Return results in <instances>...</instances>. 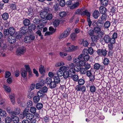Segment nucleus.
Segmentation results:
<instances>
[{"label":"nucleus","mask_w":123,"mask_h":123,"mask_svg":"<svg viewBox=\"0 0 123 123\" xmlns=\"http://www.w3.org/2000/svg\"><path fill=\"white\" fill-rule=\"evenodd\" d=\"M70 28H67L66 30L64 31L63 33L59 36V39H60L67 37L69 35L70 33Z\"/></svg>","instance_id":"1"},{"label":"nucleus","mask_w":123,"mask_h":123,"mask_svg":"<svg viewBox=\"0 0 123 123\" xmlns=\"http://www.w3.org/2000/svg\"><path fill=\"white\" fill-rule=\"evenodd\" d=\"M26 51V49L25 47H20L18 48L16 50V53L18 55H21L23 54Z\"/></svg>","instance_id":"2"},{"label":"nucleus","mask_w":123,"mask_h":123,"mask_svg":"<svg viewBox=\"0 0 123 123\" xmlns=\"http://www.w3.org/2000/svg\"><path fill=\"white\" fill-rule=\"evenodd\" d=\"M94 31L97 34L99 35L100 34L101 37H102L104 35V32L101 31V27L99 26H96L93 28Z\"/></svg>","instance_id":"3"},{"label":"nucleus","mask_w":123,"mask_h":123,"mask_svg":"<svg viewBox=\"0 0 123 123\" xmlns=\"http://www.w3.org/2000/svg\"><path fill=\"white\" fill-rule=\"evenodd\" d=\"M78 48L77 46H75L74 45H72L65 48V50L67 52H70L76 50Z\"/></svg>","instance_id":"4"},{"label":"nucleus","mask_w":123,"mask_h":123,"mask_svg":"<svg viewBox=\"0 0 123 123\" xmlns=\"http://www.w3.org/2000/svg\"><path fill=\"white\" fill-rule=\"evenodd\" d=\"M68 67L69 68V69L70 68V69L69 70V72H70V74H72V73H75V66L73 63H70Z\"/></svg>","instance_id":"5"},{"label":"nucleus","mask_w":123,"mask_h":123,"mask_svg":"<svg viewBox=\"0 0 123 123\" xmlns=\"http://www.w3.org/2000/svg\"><path fill=\"white\" fill-rule=\"evenodd\" d=\"M48 11L47 9L41 11L40 13V17L42 18L45 19L48 13Z\"/></svg>","instance_id":"6"},{"label":"nucleus","mask_w":123,"mask_h":123,"mask_svg":"<svg viewBox=\"0 0 123 123\" xmlns=\"http://www.w3.org/2000/svg\"><path fill=\"white\" fill-rule=\"evenodd\" d=\"M8 40L9 43L11 44H13L15 43L16 42V39L15 37L11 36L8 37Z\"/></svg>","instance_id":"7"},{"label":"nucleus","mask_w":123,"mask_h":123,"mask_svg":"<svg viewBox=\"0 0 123 123\" xmlns=\"http://www.w3.org/2000/svg\"><path fill=\"white\" fill-rule=\"evenodd\" d=\"M26 119L30 121L31 123H35L36 122L37 116H26Z\"/></svg>","instance_id":"8"},{"label":"nucleus","mask_w":123,"mask_h":123,"mask_svg":"<svg viewBox=\"0 0 123 123\" xmlns=\"http://www.w3.org/2000/svg\"><path fill=\"white\" fill-rule=\"evenodd\" d=\"M83 55L82 54L78 56V58H75L73 59V62L76 65L78 64L81 58H83Z\"/></svg>","instance_id":"9"},{"label":"nucleus","mask_w":123,"mask_h":123,"mask_svg":"<svg viewBox=\"0 0 123 123\" xmlns=\"http://www.w3.org/2000/svg\"><path fill=\"white\" fill-rule=\"evenodd\" d=\"M107 53V51L105 49H98L97 50V53L100 55H102L104 56H105L106 55Z\"/></svg>","instance_id":"10"},{"label":"nucleus","mask_w":123,"mask_h":123,"mask_svg":"<svg viewBox=\"0 0 123 123\" xmlns=\"http://www.w3.org/2000/svg\"><path fill=\"white\" fill-rule=\"evenodd\" d=\"M86 50H84L83 52V54H82L83 55L84 59L85 61H88L89 58V56L87 54L86 52Z\"/></svg>","instance_id":"11"},{"label":"nucleus","mask_w":123,"mask_h":123,"mask_svg":"<svg viewBox=\"0 0 123 123\" xmlns=\"http://www.w3.org/2000/svg\"><path fill=\"white\" fill-rule=\"evenodd\" d=\"M27 72L25 69H22L21 71V76L24 79H26L27 78Z\"/></svg>","instance_id":"12"},{"label":"nucleus","mask_w":123,"mask_h":123,"mask_svg":"<svg viewBox=\"0 0 123 123\" xmlns=\"http://www.w3.org/2000/svg\"><path fill=\"white\" fill-rule=\"evenodd\" d=\"M9 96L13 104H15V95L13 93L10 94L9 95Z\"/></svg>","instance_id":"13"},{"label":"nucleus","mask_w":123,"mask_h":123,"mask_svg":"<svg viewBox=\"0 0 123 123\" xmlns=\"http://www.w3.org/2000/svg\"><path fill=\"white\" fill-rule=\"evenodd\" d=\"M43 83L42 81H40L38 83H37L35 85L36 88V89H40L43 86Z\"/></svg>","instance_id":"14"},{"label":"nucleus","mask_w":123,"mask_h":123,"mask_svg":"<svg viewBox=\"0 0 123 123\" xmlns=\"http://www.w3.org/2000/svg\"><path fill=\"white\" fill-rule=\"evenodd\" d=\"M28 31L27 28L25 26L22 27L20 29V32L23 34H25Z\"/></svg>","instance_id":"15"},{"label":"nucleus","mask_w":123,"mask_h":123,"mask_svg":"<svg viewBox=\"0 0 123 123\" xmlns=\"http://www.w3.org/2000/svg\"><path fill=\"white\" fill-rule=\"evenodd\" d=\"M99 11L101 13L104 14L107 11V9L105 7L101 6L99 8Z\"/></svg>","instance_id":"16"},{"label":"nucleus","mask_w":123,"mask_h":123,"mask_svg":"<svg viewBox=\"0 0 123 123\" xmlns=\"http://www.w3.org/2000/svg\"><path fill=\"white\" fill-rule=\"evenodd\" d=\"M16 111H14L11 112V115H18L20 113V110L19 108H17L15 110Z\"/></svg>","instance_id":"17"},{"label":"nucleus","mask_w":123,"mask_h":123,"mask_svg":"<svg viewBox=\"0 0 123 123\" xmlns=\"http://www.w3.org/2000/svg\"><path fill=\"white\" fill-rule=\"evenodd\" d=\"M80 44H82L84 46L86 47L88 45V43L87 41L86 40L84 41L82 39L80 40Z\"/></svg>","instance_id":"18"},{"label":"nucleus","mask_w":123,"mask_h":123,"mask_svg":"<svg viewBox=\"0 0 123 123\" xmlns=\"http://www.w3.org/2000/svg\"><path fill=\"white\" fill-rule=\"evenodd\" d=\"M77 37V35L74 33H72L70 35V38L72 40H75Z\"/></svg>","instance_id":"19"},{"label":"nucleus","mask_w":123,"mask_h":123,"mask_svg":"<svg viewBox=\"0 0 123 123\" xmlns=\"http://www.w3.org/2000/svg\"><path fill=\"white\" fill-rule=\"evenodd\" d=\"M69 72L70 73L69 71H65L63 72V76L64 78L67 79L69 77Z\"/></svg>","instance_id":"20"},{"label":"nucleus","mask_w":123,"mask_h":123,"mask_svg":"<svg viewBox=\"0 0 123 123\" xmlns=\"http://www.w3.org/2000/svg\"><path fill=\"white\" fill-rule=\"evenodd\" d=\"M13 116L12 119L13 122L14 123H18L19 120V117L17 116Z\"/></svg>","instance_id":"21"},{"label":"nucleus","mask_w":123,"mask_h":123,"mask_svg":"<svg viewBox=\"0 0 123 123\" xmlns=\"http://www.w3.org/2000/svg\"><path fill=\"white\" fill-rule=\"evenodd\" d=\"M9 34L11 35H13L15 33V29L13 27H10L9 29Z\"/></svg>","instance_id":"22"},{"label":"nucleus","mask_w":123,"mask_h":123,"mask_svg":"<svg viewBox=\"0 0 123 123\" xmlns=\"http://www.w3.org/2000/svg\"><path fill=\"white\" fill-rule=\"evenodd\" d=\"M53 17V15L51 13H47V14L46 15V16L45 19H47L48 20H50Z\"/></svg>","instance_id":"23"},{"label":"nucleus","mask_w":123,"mask_h":123,"mask_svg":"<svg viewBox=\"0 0 123 123\" xmlns=\"http://www.w3.org/2000/svg\"><path fill=\"white\" fill-rule=\"evenodd\" d=\"M99 15V13L98 11H95L93 13V16L95 18H97Z\"/></svg>","instance_id":"24"},{"label":"nucleus","mask_w":123,"mask_h":123,"mask_svg":"<svg viewBox=\"0 0 123 123\" xmlns=\"http://www.w3.org/2000/svg\"><path fill=\"white\" fill-rule=\"evenodd\" d=\"M39 71L41 74H43L45 72V70L43 66L41 65L39 66Z\"/></svg>","instance_id":"25"},{"label":"nucleus","mask_w":123,"mask_h":123,"mask_svg":"<svg viewBox=\"0 0 123 123\" xmlns=\"http://www.w3.org/2000/svg\"><path fill=\"white\" fill-rule=\"evenodd\" d=\"M57 84L55 82L53 81H52L49 85V87L51 89L54 88L56 86Z\"/></svg>","instance_id":"26"},{"label":"nucleus","mask_w":123,"mask_h":123,"mask_svg":"<svg viewBox=\"0 0 123 123\" xmlns=\"http://www.w3.org/2000/svg\"><path fill=\"white\" fill-rule=\"evenodd\" d=\"M53 79L55 82L57 84L59 83L60 81V79L57 76H54Z\"/></svg>","instance_id":"27"},{"label":"nucleus","mask_w":123,"mask_h":123,"mask_svg":"<svg viewBox=\"0 0 123 123\" xmlns=\"http://www.w3.org/2000/svg\"><path fill=\"white\" fill-rule=\"evenodd\" d=\"M36 27V26L35 24H31L29 26V30L30 31L34 30L35 29Z\"/></svg>","instance_id":"28"},{"label":"nucleus","mask_w":123,"mask_h":123,"mask_svg":"<svg viewBox=\"0 0 123 123\" xmlns=\"http://www.w3.org/2000/svg\"><path fill=\"white\" fill-rule=\"evenodd\" d=\"M37 95L40 97H42L44 95V93L42 90H40L37 92Z\"/></svg>","instance_id":"29"},{"label":"nucleus","mask_w":123,"mask_h":123,"mask_svg":"<svg viewBox=\"0 0 123 123\" xmlns=\"http://www.w3.org/2000/svg\"><path fill=\"white\" fill-rule=\"evenodd\" d=\"M60 21L58 19H55L53 22V25L55 27H57L59 25Z\"/></svg>","instance_id":"30"},{"label":"nucleus","mask_w":123,"mask_h":123,"mask_svg":"<svg viewBox=\"0 0 123 123\" xmlns=\"http://www.w3.org/2000/svg\"><path fill=\"white\" fill-rule=\"evenodd\" d=\"M110 38L109 36L108 35H106L104 36V39L105 43H108L110 42Z\"/></svg>","instance_id":"31"},{"label":"nucleus","mask_w":123,"mask_h":123,"mask_svg":"<svg viewBox=\"0 0 123 123\" xmlns=\"http://www.w3.org/2000/svg\"><path fill=\"white\" fill-rule=\"evenodd\" d=\"M83 58H81L78 64L81 66H83L85 65V61L83 60Z\"/></svg>","instance_id":"32"},{"label":"nucleus","mask_w":123,"mask_h":123,"mask_svg":"<svg viewBox=\"0 0 123 123\" xmlns=\"http://www.w3.org/2000/svg\"><path fill=\"white\" fill-rule=\"evenodd\" d=\"M69 69V68L68 67V66H63L60 67L59 69L60 70H61L63 72V71H66V70H68Z\"/></svg>","instance_id":"33"},{"label":"nucleus","mask_w":123,"mask_h":123,"mask_svg":"<svg viewBox=\"0 0 123 123\" xmlns=\"http://www.w3.org/2000/svg\"><path fill=\"white\" fill-rule=\"evenodd\" d=\"M29 112V110L27 108H26L24 110L23 113V115H27L30 114Z\"/></svg>","instance_id":"34"},{"label":"nucleus","mask_w":123,"mask_h":123,"mask_svg":"<svg viewBox=\"0 0 123 123\" xmlns=\"http://www.w3.org/2000/svg\"><path fill=\"white\" fill-rule=\"evenodd\" d=\"M60 6L61 7H63L65 5V0H58Z\"/></svg>","instance_id":"35"},{"label":"nucleus","mask_w":123,"mask_h":123,"mask_svg":"<svg viewBox=\"0 0 123 123\" xmlns=\"http://www.w3.org/2000/svg\"><path fill=\"white\" fill-rule=\"evenodd\" d=\"M9 15L7 13H5L2 15V18L3 19L5 20H6L8 18Z\"/></svg>","instance_id":"36"},{"label":"nucleus","mask_w":123,"mask_h":123,"mask_svg":"<svg viewBox=\"0 0 123 123\" xmlns=\"http://www.w3.org/2000/svg\"><path fill=\"white\" fill-rule=\"evenodd\" d=\"M65 65V63L61 61L57 62L55 65L56 67H59L61 66L64 65Z\"/></svg>","instance_id":"37"},{"label":"nucleus","mask_w":123,"mask_h":123,"mask_svg":"<svg viewBox=\"0 0 123 123\" xmlns=\"http://www.w3.org/2000/svg\"><path fill=\"white\" fill-rule=\"evenodd\" d=\"M102 4L104 6H107L108 3V0H100Z\"/></svg>","instance_id":"38"},{"label":"nucleus","mask_w":123,"mask_h":123,"mask_svg":"<svg viewBox=\"0 0 123 123\" xmlns=\"http://www.w3.org/2000/svg\"><path fill=\"white\" fill-rule=\"evenodd\" d=\"M23 23L25 25L27 26L29 25L30 23V21L29 19H26L24 20Z\"/></svg>","instance_id":"39"},{"label":"nucleus","mask_w":123,"mask_h":123,"mask_svg":"<svg viewBox=\"0 0 123 123\" xmlns=\"http://www.w3.org/2000/svg\"><path fill=\"white\" fill-rule=\"evenodd\" d=\"M52 79L49 77H47L46 80V83L48 85H49L52 81Z\"/></svg>","instance_id":"40"},{"label":"nucleus","mask_w":123,"mask_h":123,"mask_svg":"<svg viewBox=\"0 0 123 123\" xmlns=\"http://www.w3.org/2000/svg\"><path fill=\"white\" fill-rule=\"evenodd\" d=\"M96 90L95 87L94 86H92L90 87V91L91 92L93 93L95 92Z\"/></svg>","instance_id":"41"},{"label":"nucleus","mask_w":123,"mask_h":123,"mask_svg":"<svg viewBox=\"0 0 123 123\" xmlns=\"http://www.w3.org/2000/svg\"><path fill=\"white\" fill-rule=\"evenodd\" d=\"M63 72L61 71L59 69V70H58L56 72V74L57 75V76L59 77H61L63 76Z\"/></svg>","instance_id":"42"},{"label":"nucleus","mask_w":123,"mask_h":123,"mask_svg":"<svg viewBox=\"0 0 123 123\" xmlns=\"http://www.w3.org/2000/svg\"><path fill=\"white\" fill-rule=\"evenodd\" d=\"M3 87L6 92H10V88L9 86H7L6 85H4L3 86Z\"/></svg>","instance_id":"43"},{"label":"nucleus","mask_w":123,"mask_h":123,"mask_svg":"<svg viewBox=\"0 0 123 123\" xmlns=\"http://www.w3.org/2000/svg\"><path fill=\"white\" fill-rule=\"evenodd\" d=\"M5 121L6 123H10L12 121V119L8 116L5 118Z\"/></svg>","instance_id":"44"},{"label":"nucleus","mask_w":123,"mask_h":123,"mask_svg":"<svg viewBox=\"0 0 123 123\" xmlns=\"http://www.w3.org/2000/svg\"><path fill=\"white\" fill-rule=\"evenodd\" d=\"M110 25V23L109 21L106 22L104 23V26L105 28H108Z\"/></svg>","instance_id":"45"},{"label":"nucleus","mask_w":123,"mask_h":123,"mask_svg":"<svg viewBox=\"0 0 123 123\" xmlns=\"http://www.w3.org/2000/svg\"><path fill=\"white\" fill-rule=\"evenodd\" d=\"M85 81L84 80L82 79H80L78 81L79 84L80 85H82L84 83Z\"/></svg>","instance_id":"46"},{"label":"nucleus","mask_w":123,"mask_h":123,"mask_svg":"<svg viewBox=\"0 0 123 123\" xmlns=\"http://www.w3.org/2000/svg\"><path fill=\"white\" fill-rule=\"evenodd\" d=\"M39 97L38 96H35L33 98V101L35 103L37 102L40 100Z\"/></svg>","instance_id":"47"},{"label":"nucleus","mask_w":123,"mask_h":123,"mask_svg":"<svg viewBox=\"0 0 123 123\" xmlns=\"http://www.w3.org/2000/svg\"><path fill=\"white\" fill-rule=\"evenodd\" d=\"M35 87V84H32L31 85L30 88L29 89V91H31L32 90H34Z\"/></svg>","instance_id":"48"},{"label":"nucleus","mask_w":123,"mask_h":123,"mask_svg":"<svg viewBox=\"0 0 123 123\" xmlns=\"http://www.w3.org/2000/svg\"><path fill=\"white\" fill-rule=\"evenodd\" d=\"M110 62L109 60L106 58H105L103 61V63L105 65H108Z\"/></svg>","instance_id":"49"},{"label":"nucleus","mask_w":123,"mask_h":123,"mask_svg":"<svg viewBox=\"0 0 123 123\" xmlns=\"http://www.w3.org/2000/svg\"><path fill=\"white\" fill-rule=\"evenodd\" d=\"M80 72L83 74H85L86 72V69L84 68H82L80 70Z\"/></svg>","instance_id":"50"},{"label":"nucleus","mask_w":123,"mask_h":123,"mask_svg":"<svg viewBox=\"0 0 123 123\" xmlns=\"http://www.w3.org/2000/svg\"><path fill=\"white\" fill-rule=\"evenodd\" d=\"M36 107L38 109H40L43 107V105L41 103H38L37 104Z\"/></svg>","instance_id":"51"},{"label":"nucleus","mask_w":123,"mask_h":123,"mask_svg":"<svg viewBox=\"0 0 123 123\" xmlns=\"http://www.w3.org/2000/svg\"><path fill=\"white\" fill-rule=\"evenodd\" d=\"M72 78L74 81H77L79 79V77L78 75L75 74L73 76Z\"/></svg>","instance_id":"52"},{"label":"nucleus","mask_w":123,"mask_h":123,"mask_svg":"<svg viewBox=\"0 0 123 123\" xmlns=\"http://www.w3.org/2000/svg\"><path fill=\"white\" fill-rule=\"evenodd\" d=\"M76 67L75 68V72H78L79 71L80 69L81 66L79 64L76 65Z\"/></svg>","instance_id":"53"},{"label":"nucleus","mask_w":123,"mask_h":123,"mask_svg":"<svg viewBox=\"0 0 123 123\" xmlns=\"http://www.w3.org/2000/svg\"><path fill=\"white\" fill-rule=\"evenodd\" d=\"M24 67L26 70L27 71H28L31 70L29 65L28 64H25L24 65Z\"/></svg>","instance_id":"54"},{"label":"nucleus","mask_w":123,"mask_h":123,"mask_svg":"<svg viewBox=\"0 0 123 123\" xmlns=\"http://www.w3.org/2000/svg\"><path fill=\"white\" fill-rule=\"evenodd\" d=\"M83 12L82 9H78L75 11V14H81Z\"/></svg>","instance_id":"55"},{"label":"nucleus","mask_w":123,"mask_h":123,"mask_svg":"<svg viewBox=\"0 0 123 123\" xmlns=\"http://www.w3.org/2000/svg\"><path fill=\"white\" fill-rule=\"evenodd\" d=\"M36 108L34 107H31L30 109V111L32 113L34 114L35 113L36 111Z\"/></svg>","instance_id":"56"},{"label":"nucleus","mask_w":123,"mask_h":123,"mask_svg":"<svg viewBox=\"0 0 123 123\" xmlns=\"http://www.w3.org/2000/svg\"><path fill=\"white\" fill-rule=\"evenodd\" d=\"M60 17H63L65 16L66 15V13L65 12H61L59 13Z\"/></svg>","instance_id":"57"},{"label":"nucleus","mask_w":123,"mask_h":123,"mask_svg":"<svg viewBox=\"0 0 123 123\" xmlns=\"http://www.w3.org/2000/svg\"><path fill=\"white\" fill-rule=\"evenodd\" d=\"M92 71V69H91L90 70H87L86 72V75L88 77H89L92 75V73H91Z\"/></svg>","instance_id":"58"},{"label":"nucleus","mask_w":123,"mask_h":123,"mask_svg":"<svg viewBox=\"0 0 123 123\" xmlns=\"http://www.w3.org/2000/svg\"><path fill=\"white\" fill-rule=\"evenodd\" d=\"M86 51H87L86 52H88L90 54H92L93 53V49L92 48H89L88 50L86 49Z\"/></svg>","instance_id":"59"},{"label":"nucleus","mask_w":123,"mask_h":123,"mask_svg":"<svg viewBox=\"0 0 123 123\" xmlns=\"http://www.w3.org/2000/svg\"><path fill=\"white\" fill-rule=\"evenodd\" d=\"M89 77V78L90 80L92 82H93L94 81L95 79L94 75H92Z\"/></svg>","instance_id":"60"},{"label":"nucleus","mask_w":123,"mask_h":123,"mask_svg":"<svg viewBox=\"0 0 123 123\" xmlns=\"http://www.w3.org/2000/svg\"><path fill=\"white\" fill-rule=\"evenodd\" d=\"M92 41L93 42H96L97 40H98V38L97 36L95 35L93 36L91 38Z\"/></svg>","instance_id":"61"},{"label":"nucleus","mask_w":123,"mask_h":123,"mask_svg":"<svg viewBox=\"0 0 123 123\" xmlns=\"http://www.w3.org/2000/svg\"><path fill=\"white\" fill-rule=\"evenodd\" d=\"M32 105V101L29 100L27 102V105L28 107H31Z\"/></svg>","instance_id":"62"},{"label":"nucleus","mask_w":123,"mask_h":123,"mask_svg":"<svg viewBox=\"0 0 123 123\" xmlns=\"http://www.w3.org/2000/svg\"><path fill=\"white\" fill-rule=\"evenodd\" d=\"M11 73L9 71H7L5 73V77L6 78H8L11 75Z\"/></svg>","instance_id":"63"},{"label":"nucleus","mask_w":123,"mask_h":123,"mask_svg":"<svg viewBox=\"0 0 123 123\" xmlns=\"http://www.w3.org/2000/svg\"><path fill=\"white\" fill-rule=\"evenodd\" d=\"M115 39L112 37L111 39L110 38V43L111 44H114L115 42Z\"/></svg>","instance_id":"64"}]
</instances>
